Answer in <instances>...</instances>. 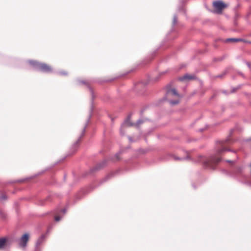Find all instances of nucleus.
<instances>
[{
  "instance_id": "obj_9",
  "label": "nucleus",
  "mask_w": 251,
  "mask_h": 251,
  "mask_svg": "<svg viewBox=\"0 0 251 251\" xmlns=\"http://www.w3.org/2000/svg\"><path fill=\"white\" fill-rule=\"evenodd\" d=\"M29 63L30 64V65H31L32 66L35 67L37 69L38 68V65L40 64V63L38 62L35 61H33V60L29 61Z\"/></svg>"
},
{
  "instance_id": "obj_14",
  "label": "nucleus",
  "mask_w": 251,
  "mask_h": 251,
  "mask_svg": "<svg viewBox=\"0 0 251 251\" xmlns=\"http://www.w3.org/2000/svg\"><path fill=\"white\" fill-rule=\"evenodd\" d=\"M227 162H229V163H231V162H232L230 160H227L226 161Z\"/></svg>"
},
{
  "instance_id": "obj_11",
  "label": "nucleus",
  "mask_w": 251,
  "mask_h": 251,
  "mask_svg": "<svg viewBox=\"0 0 251 251\" xmlns=\"http://www.w3.org/2000/svg\"><path fill=\"white\" fill-rule=\"evenodd\" d=\"M6 199V197L4 194H1V196L0 197V200H5Z\"/></svg>"
},
{
  "instance_id": "obj_4",
  "label": "nucleus",
  "mask_w": 251,
  "mask_h": 251,
  "mask_svg": "<svg viewBox=\"0 0 251 251\" xmlns=\"http://www.w3.org/2000/svg\"><path fill=\"white\" fill-rule=\"evenodd\" d=\"M37 70L43 72L50 73L52 71V68L47 64L40 63L38 65Z\"/></svg>"
},
{
  "instance_id": "obj_5",
  "label": "nucleus",
  "mask_w": 251,
  "mask_h": 251,
  "mask_svg": "<svg viewBox=\"0 0 251 251\" xmlns=\"http://www.w3.org/2000/svg\"><path fill=\"white\" fill-rule=\"evenodd\" d=\"M29 235L28 234L25 233L21 238L20 240V245L21 247H25L28 241Z\"/></svg>"
},
{
  "instance_id": "obj_13",
  "label": "nucleus",
  "mask_w": 251,
  "mask_h": 251,
  "mask_svg": "<svg viewBox=\"0 0 251 251\" xmlns=\"http://www.w3.org/2000/svg\"><path fill=\"white\" fill-rule=\"evenodd\" d=\"M141 121H139L138 122V123H137V125H139V124H141Z\"/></svg>"
},
{
  "instance_id": "obj_8",
  "label": "nucleus",
  "mask_w": 251,
  "mask_h": 251,
  "mask_svg": "<svg viewBox=\"0 0 251 251\" xmlns=\"http://www.w3.org/2000/svg\"><path fill=\"white\" fill-rule=\"evenodd\" d=\"M7 240L5 238H0V249L3 248L6 243Z\"/></svg>"
},
{
  "instance_id": "obj_12",
  "label": "nucleus",
  "mask_w": 251,
  "mask_h": 251,
  "mask_svg": "<svg viewBox=\"0 0 251 251\" xmlns=\"http://www.w3.org/2000/svg\"><path fill=\"white\" fill-rule=\"evenodd\" d=\"M61 218L59 216H55L54 217V220L56 222H58L60 221Z\"/></svg>"
},
{
  "instance_id": "obj_6",
  "label": "nucleus",
  "mask_w": 251,
  "mask_h": 251,
  "mask_svg": "<svg viewBox=\"0 0 251 251\" xmlns=\"http://www.w3.org/2000/svg\"><path fill=\"white\" fill-rule=\"evenodd\" d=\"M195 78V76L194 75H185L183 76L180 78V80H192L194 79Z\"/></svg>"
},
{
  "instance_id": "obj_2",
  "label": "nucleus",
  "mask_w": 251,
  "mask_h": 251,
  "mask_svg": "<svg viewBox=\"0 0 251 251\" xmlns=\"http://www.w3.org/2000/svg\"><path fill=\"white\" fill-rule=\"evenodd\" d=\"M180 97V95L175 88L169 89L167 91L166 98L171 104H177L179 102Z\"/></svg>"
},
{
  "instance_id": "obj_1",
  "label": "nucleus",
  "mask_w": 251,
  "mask_h": 251,
  "mask_svg": "<svg viewBox=\"0 0 251 251\" xmlns=\"http://www.w3.org/2000/svg\"><path fill=\"white\" fill-rule=\"evenodd\" d=\"M228 150L225 147L218 150L215 154L211 156L209 158H206L205 157L199 156V161L203 163V166L208 168L214 169L216 165L221 161V155L222 153Z\"/></svg>"
},
{
  "instance_id": "obj_3",
  "label": "nucleus",
  "mask_w": 251,
  "mask_h": 251,
  "mask_svg": "<svg viewBox=\"0 0 251 251\" xmlns=\"http://www.w3.org/2000/svg\"><path fill=\"white\" fill-rule=\"evenodd\" d=\"M213 6L215 7L217 13H221L223 9L226 7V5L221 1H217L214 2Z\"/></svg>"
},
{
  "instance_id": "obj_7",
  "label": "nucleus",
  "mask_w": 251,
  "mask_h": 251,
  "mask_svg": "<svg viewBox=\"0 0 251 251\" xmlns=\"http://www.w3.org/2000/svg\"><path fill=\"white\" fill-rule=\"evenodd\" d=\"M133 126V124H131L130 123V122L128 121H126L122 126V128L121 129V132L122 133L123 129L126 126Z\"/></svg>"
},
{
  "instance_id": "obj_10",
  "label": "nucleus",
  "mask_w": 251,
  "mask_h": 251,
  "mask_svg": "<svg viewBox=\"0 0 251 251\" xmlns=\"http://www.w3.org/2000/svg\"><path fill=\"white\" fill-rule=\"evenodd\" d=\"M242 41L243 40L239 38H229L226 40V42H237Z\"/></svg>"
}]
</instances>
